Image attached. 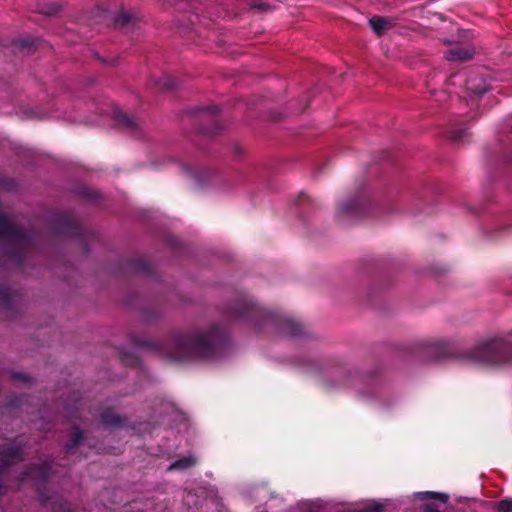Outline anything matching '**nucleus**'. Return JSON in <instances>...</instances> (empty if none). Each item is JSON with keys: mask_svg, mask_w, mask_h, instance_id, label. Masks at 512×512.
Segmentation results:
<instances>
[{"mask_svg": "<svg viewBox=\"0 0 512 512\" xmlns=\"http://www.w3.org/2000/svg\"><path fill=\"white\" fill-rule=\"evenodd\" d=\"M230 348L226 331L217 326L191 334L179 333L173 346L163 348L165 357L175 360H217L224 357Z\"/></svg>", "mask_w": 512, "mask_h": 512, "instance_id": "nucleus-1", "label": "nucleus"}, {"mask_svg": "<svg viewBox=\"0 0 512 512\" xmlns=\"http://www.w3.org/2000/svg\"><path fill=\"white\" fill-rule=\"evenodd\" d=\"M229 316L251 324L255 329H271L273 332L286 337L298 338L304 335L303 327L290 317L281 313L269 311L256 305L253 300L243 295L230 308Z\"/></svg>", "mask_w": 512, "mask_h": 512, "instance_id": "nucleus-2", "label": "nucleus"}, {"mask_svg": "<svg viewBox=\"0 0 512 512\" xmlns=\"http://www.w3.org/2000/svg\"><path fill=\"white\" fill-rule=\"evenodd\" d=\"M470 362L490 366H499L512 362V342L503 336H497L478 343L467 352Z\"/></svg>", "mask_w": 512, "mask_h": 512, "instance_id": "nucleus-3", "label": "nucleus"}, {"mask_svg": "<svg viewBox=\"0 0 512 512\" xmlns=\"http://www.w3.org/2000/svg\"><path fill=\"white\" fill-rule=\"evenodd\" d=\"M455 79H459V84L462 82H465V90L466 92L463 95H459L460 98H469V101H471L472 104L475 102V98L483 95L487 92V84L484 81L482 77L478 76H472L468 79H464L463 76L459 74L452 75L446 82V90L436 93L434 92L435 96L439 97L437 98L438 101L444 100L446 97V94H452L453 91L450 90V85H455Z\"/></svg>", "mask_w": 512, "mask_h": 512, "instance_id": "nucleus-4", "label": "nucleus"}, {"mask_svg": "<svg viewBox=\"0 0 512 512\" xmlns=\"http://www.w3.org/2000/svg\"><path fill=\"white\" fill-rule=\"evenodd\" d=\"M33 233L15 227L12 219L0 213V241H8L19 248L27 247L32 241Z\"/></svg>", "mask_w": 512, "mask_h": 512, "instance_id": "nucleus-5", "label": "nucleus"}, {"mask_svg": "<svg viewBox=\"0 0 512 512\" xmlns=\"http://www.w3.org/2000/svg\"><path fill=\"white\" fill-rule=\"evenodd\" d=\"M414 496L424 502L423 510L425 512H443L446 509L447 494L423 491L416 492Z\"/></svg>", "mask_w": 512, "mask_h": 512, "instance_id": "nucleus-6", "label": "nucleus"}, {"mask_svg": "<svg viewBox=\"0 0 512 512\" xmlns=\"http://www.w3.org/2000/svg\"><path fill=\"white\" fill-rule=\"evenodd\" d=\"M51 471L52 463L43 462L42 464L29 467L27 471L22 474L20 480L25 481L30 478L38 484L44 483L50 478Z\"/></svg>", "mask_w": 512, "mask_h": 512, "instance_id": "nucleus-7", "label": "nucleus"}, {"mask_svg": "<svg viewBox=\"0 0 512 512\" xmlns=\"http://www.w3.org/2000/svg\"><path fill=\"white\" fill-rule=\"evenodd\" d=\"M423 350L427 354V361H436L450 355V347L444 341H429L424 343Z\"/></svg>", "mask_w": 512, "mask_h": 512, "instance_id": "nucleus-8", "label": "nucleus"}, {"mask_svg": "<svg viewBox=\"0 0 512 512\" xmlns=\"http://www.w3.org/2000/svg\"><path fill=\"white\" fill-rule=\"evenodd\" d=\"M365 209V203L361 197L350 198L340 204L338 207L339 216L357 217Z\"/></svg>", "mask_w": 512, "mask_h": 512, "instance_id": "nucleus-9", "label": "nucleus"}, {"mask_svg": "<svg viewBox=\"0 0 512 512\" xmlns=\"http://www.w3.org/2000/svg\"><path fill=\"white\" fill-rule=\"evenodd\" d=\"M58 229L61 233L69 236H76L79 232V226L76 221L67 215H60L56 218Z\"/></svg>", "mask_w": 512, "mask_h": 512, "instance_id": "nucleus-10", "label": "nucleus"}, {"mask_svg": "<svg viewBox=\"0 0 512 512\" xmlns=\"http://www.w3.org/2000/svg\"><path fill=\"white\" fill-rule=\"evenodd\" d=\"M474 55L472 47H454L445 53L448 61H462L471 59Z\"/></svg>", "mask_w": 512, "mask_h": 512, "instance_id": "nucleus-11", "label": "nucleus"}, {"mask_svg": "<svg viewBox=\"0 0 512 512\" xmlns=\"http://www.w3.org/2000/svg\"><path fill=\"white\" fill-rule=\"evenodd\" d=\"M372 30L378 35H382L392 25L389 18L374 16L369 20Z\"/></svg>", "mask_w": 512, "mask_h": 512, "instance_id": "nucleus-12", "label": "nucleus"}, {"mask_svg": "<svg viewBox=\"0 0 512 512\" xmlns=\"http://www.w3.org/2000/svg\"><path fill=\"white\" fill-rule=\"evenodd\" d=\"M115 121L126 127L127 129L133 130L137 127V121L134 117L128 115L120 109H115L113 112Z\"/></svg>", "mask_w": 512, "mask_h": 512, "instance_id": "nucleus-13", "label": "nucleus"}, {"mask_svg": "<svg viewBox=\"0 0 512 512\" xmlns=\"http://www.w3.org/2000/svg\"><path fill=\"white\" fill-rule=\"evenodd\" d=\"M101 424L108 428L122 427L125 420L119 415H115L110 411H104L100 416Z\"/></svg>", "mask_w": 512, "mask_h": 512, "instance_id": "nucleus-14", "label": "nucleus"}, {"mask_svg": "<svg viewBox=\"0 0 512 512\" xmlns=\"http://www.w3.org/2000/svg\"><path fill=\"white\" fill-rule=\"evenodd\" d=\"M197 462V459L192 454L186 455L180 459H177L173 463L168 466L169 471L173 470H186L192 466H194Z\"/></svg>", "mask_w": 512, "mask_h": 512, "instance_id": "nucleus-15", "label": "nucleus"}, {"mask_svg": "<svg viewBox=\"0 0 512 512\" xmlns=\"http://www.w3.org/2000/svg\"><path fill=\"white\" fill-rule=\"evenodd\" d=\"M178 414H179V411L175 407L174 403H172V402H170L168 400L161 401V403H160V410H159V416L160 417H162V418H164V417L174 418Z\"/></svg>", "mask_w": 512, "mask_h": 512, "instance_id": "nucleus-16", "label": "nucleus"}, {"mask_svg": "<svg viewBox=\"0 0 512 512\" xmlns=\"http://www.w3.org/2000/svg\"><path fill=\"white\" fill-rule=\"evenodd\" d=\"M83 440V433L79 428H74L72 439L65 445L67 453H70L76 448Z\"/></svg>", "mask_w": 512, "mask_h": 512, "instance_id": "nucleus-17", "label": "nucleus"}, {"mask_svg": "<svg viewBox=\"0 0 512 512\" xmlns=\"http://www.w3.org/2000/svg\"><path fill=\"white\" fill-rule=\"evenodd\" d=\"M468 134V128L462 127V128H455L451 131L450 138L454 142H463Z\"/></svg>", "mask_w": 512, "mask_h": 512, "instance_id": "nucleus-18", "label": "nucleus"}, {"mask_svg": "<svg viewBox=\"0 0 512 512\" xmlns=\"http://www.w3.org/2000/svg\"><path fill=\"white\" fill-rule=\"evenodd\" d=\"M131 20H132V14L127 11H120L114 17V21L118 25H126Z\"/></svg>", "mask_w": 512, "mask_h": 512, "instance_id": "nucleus-19", "label": "nucleus"}, {"mask_svg": "<svg viewBox=\"0 0 512 512\" xmlns=\"http://www.w3.org/2000/svg\"><path fill=\"white\" fill-rule=\"evenodd\" d=\"M12 300V291L7 286H0V301L9 304Z\"/></svg>", "mask_w": 512, "mask_h": 512, "instance_id": "nucleus-20", "label": "nucleus"}, {"mask_svg": "<svg viewBox=\"0 0 512 512\" xmlns=\"http://www.w3.org/2000/svg\"><path fill=\"white\" fill-rule=\"evenodd\" d=\"M156 85L160 89H172L174 87V82L169 77H163L157 81Z\"/></svg>", "mask_w": 512, "mask_h": 512, "instance_id": "nucleus-21", "label": "nucleus"}, {"mask_svg": "<svg viewBox=\"0 0 512 512\" xmlns=\"http://www.w3.org/2000/svg\"><path fill=\"white\" fill-rule=\"evenodd\" d=\"M500 512H512V499H505L498 503Z\"/></svg>", "mask_w": 512, "mask_h": 512, "instance_id": "nucleus-22", "label": "nucleus"}, {"mask_svg": "<svg viewBox=\"0 0 512 512\" xmlns=\"http://www.w3.org/2000/svg\"><path fill=\"white\" fill-rule=\"evenodd\" d=\"M197 112L199 113H209V114H217L220 112V108L217 105H210L204 107H198Z\"/></svg>", "mask_w": 512, "mask_h": 512, "instance_id": "nucleus-23", "label": "nucleus"}, {"mask_svg": "<svg viewBox=\"0 0 512 512\" xmlns=\"http://www.w3.org/2000/svg\"><path fill=\"white\" fill-rule=\"evenodd\" d=\"M251 7L259 10H266L268 5L262 1L255 0L251 3Z\"/></svg>", "mask_w": 512, "mask_h": 512, "instance_id": "nucleus-24", "label": "nucleus"}, {"mask_svg": "<svg viewBox=\"0 0 512 512\" xmlns=\"http://www.w3.org/2000/svg\"><path fill=\"white\" fill-rule=\"evenodd\" d=\"M13 377L16 380L21 381V382H29L30 381L29 377L26 374L21 373V372L13 373Z\"/></svg>", "mask_w": 512, "mask_h": 512, "instance_id": "nucleus-25", "label": "nucleus"}, {"mask_svg": "<svg viewBox=\"0 0 512 512\" xmlns=\"http://www.w3.org/2000/svg\"><path fill=\"white\" fill-rule=\"evenodd\" d=\"M305 505H307L308 507L306 508V511L307 512H316L317 511V508L319 507L316 503L314 502H311V503H306Z\"/></svg>", "mask_w": 512, "mask_h": 512, "instance_id": "nucleus-26", "label": "nucleus"}, {"mask_svg": "<svg viewBox=\"0 0 512 512\" xmlns=\"http://www.w3.org/2000/svg\"><path fill=\"white\" fill-rule=\"evenodd\" d=\"M136 269L141 270V271H146L148 269V265L145 264L144 262H139L136 265Z\"/></svg>", "mask_w": 512, "mask_h": 512, "instance_id": "nucleus-27", "label": "nucleus"}, {"mask_svg": "<svg viewBox=\"0 0 512 512\" xmlns=\"http://www.w3.org/2000/svg\"><path fill=\"white\" fill-rule=\"evenodd\" d=\"M291 363L295 364V365H298V366H301V365H310L311 363L309 361H301V360H291Z\"/></svg>", "mask_w": 512, "mask_h": 512, "instance_id": "nucleus-28", "label": "nucleus"}, {"mask_svg": "<svg viewBox=\"0 0 512 512\" xmlns=\"http://www.w3.org/2000/svg\"><path fill=\"white\" fill-rule=\"evenodd\" d=\"M40 500L43 504H48L49 499L46 498L42 493L39 494Z\"/></svg>", "mask_w": 512, "mask_h": 512, "instance_id": "nucleus-29", "label": "nucleus"}, {"mask_svg": "<svg viewBox=\"0 0 512 512\" xmlns=\"http://www.w3.org/2000/svg\"><path fill=\"white\" fill-rule=\"evenodd\" d=\"M369 389L371 390L372 393H374L375 390H376V384L374 382L370 383L369 384Z\"/></svg>", "mask_w": 512, "mask_h": 512, "instance_id": "nucleus-30", "label": "nucleus"}, {"mask_svg": "<svg viewBox=\"0 0 512 512\" xmlns=\"http://www.w3.org/2000/svg\"><path fill=\"white\" fill-rule=\"evenodd\" d=\"M138 346H140V347H148V348L153 347V345H151L149 343H138Z\"/></svg>", "mask_w": 512, "mask_h": 512, "instance_id": "nucleus-31", "label": "nucleus"}, {"mask_svg": "<svg viewBox=\"0 0 512 512\" xmlns=\"http://www.w3.org/2000/svg\"><path fill=\"white\" fill-rule=\"evenodd\" d=\"M359 394H360V396H361L362 398H364V399H367V398H369V397H370V396H369V395H367L364 391H359Z\"/></svg>", "mask_w": 512, "mask_h": 512, "instance_id": "nucleus-32", "label": "nucleus"}, {"mask_svg": "<svg viewBox=\"0 0 512 512\" xmlns=\"http://www.w3.org/2000/svg\"><path fill=\"white\" fill-rule=\"evenodd\" d=\"M190 496H191V494H190V492H189V493L187 494L186 498H185V502H186L187 504H189V503H190V502H189V497H190Z\"/></svg>", "mask_w": 512, "mask_h": 512, "instance_id": "nucleus-33", "label": "nucleus"}, {"mask_svg": "<svg viewBox=\"0 0 512 512\" xmlns=\"http://www.w3.org/2000/svg\"><path fill=\"white\" fill-rule=\"evenodd\" d=\"M443 42H444V43H446V44H450V43H452V42H453V40H447V39H445V40H443Z\"/></svg>", "mask_w": 512, "mask_h": 512, "instance_id": "nucleus-34", "label": "nucleus"}]
</instances>
